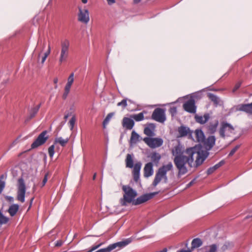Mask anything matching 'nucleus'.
I'll return each instance as SVG.
<instances>
[{"instance_id": "obj_19", "label": "nucleus", "mask_w": 252, "mask_h": 252, "mask_svg": "<svg viewBox=\"0 0 252 252\" xmlns=\"http://www.w3.org/2000/svg\"><path fill=\"white\" fill-rule=\"evenodd\" d=\"M238 110L248 114H252V102L239 105Z\"/></svg>"}, {"instance_id": "obj_2", "label": "nucleus", "mask_w": 252, "mask_h": 252, "mask_svg": "<svg viewBox=\"0 0 252 252\" xmlns=\"http://www.w3.org/2000/svg\"><path fill=\"white\" fill-rule=\"evenodd\" d=\"M172 168L173 165L171 162H169L166 165H164L160 167L156 174L152 185L154 187H156L162 179L164 180V183H167L168 178L166 173L168 171L172 170Z\"/></svg>"}, {"instance_id": "obj_22", "label": "nucleus", "mask_w": 252, "mask_h": 252, "mask_svg": "<svg viewBox=\"0 0 252 252\" xmlns=\"http://www.w3.org/2000/svg\"><path fill=\"white\" fill-rule=\"evenodd\" d=\"M195 134L196 141L199 143H202L204 141L205 136L203 131L200 129H196L195 131Z\"/></svg>"}, {"instance_id": "obj_38", "label": "nucleus", "mask_w": 252, "mask_h": 252, "mask_svg": "<svg viewBox=\"0 0 252 252\" xmlns=\"http://www.w3.org/2000/svg\"><path fill=\"white\" fill-rule=\"evenodd\" d=\"M127 100L126 99H123L121 102L117 103V106H121L123 108H125L127 106Z\"/></svg>"}, {"instance_id": "obj_47", "label": "nucleus", "mask_w": 252, "mask_h": 252, "mask_svg": "<svg viewBox=\"0 0 252 252\" xmlns=\"http://www.w3.org/2000/svg\"><path fill=\"white\" fill-rule=\"evenodd\" d=\"M5 198L6 201H7L8 202H9L10 203H12L14 201V198L12 196H6L5 197Z\"/></svg>"}, {"instance_id": "obj_34", "label": "nucleus", "mask_w": 252, "mask_h": 252, "mask_svg": "<svg viewBox=\"0 0 252 252\" xmlns=\"http://www.w3.org/2000/svg\"><path fill=\"white\" fill-rule=\"evenodd\" d=\"M40 106V105H38L37 106L33 108L31 110V111L30 112V119H32L35 116V115L36 114V113L38 111Z\"/></svg>"}, {"instance_id": "obj_48", "label": "nucleus", "mask_w": 252, "mask_h": 252, "mask_svg": "<svg viewBox=\"0 0 252 252\" xmlns=\"http://www.w3.org/2000/svg\"><path fill=\"white\" fill-rule=\"evenodd\" d=\"M63 242L62 240H58L55 244V246L57 247H61L63 244Z\"/></svg>"}, {"instance_id": "obj_20", "label": "nucleus", "mask_w": 252, "mask_h": 252, "mask_svg": "<svg viewBox=\"0 0 252 252\" xmlns=\"http://www.w3.org/2000/svg\"><path fill=\"white\" fill-rule=\"evenodd\" d=\"M209 114H205L203 116H195V119L196 122L200 124H204L206 123L209 119Z\"/></svg>"}, {"instance_id": "obj_28", "label": "nucleus", "mask_w": 252, "mask_h": 252, "mask_svg": "<svg viewBox=\"0 0 252 252\" xmlns=\"http://www.w3.org/2000/svg\"><path fill=\"white\" fill-rule=\"evenodd\" d=\"M208 96L209 97V98L213 102L214 104L215 105H217L218 104H220V98L217 96H216V95L213 94H211V93H209L208 94Z\"/></svg>"}, {"instance_id": "obj_62", "label": "nucleus", "mask_w": 252, "mask_h": 252, "mask_svg": "<svg viewBox=\"0 0 252 252\" xmlns=\"http://www.w3.org/2000/svg\"><path fill=\"white\" fill-rule=\"evenodd\" d=\"M67 118H68V115H67L64 116V119L65 120H66Z\"/></svg>"}, {"instance_id": "obj_39", "label": "nucleus", "mask_w": 252, "mask_h": 252, "mask_svg": "<svg viewBox=\"0 0 252 252\" xmlns=\"http://www.w3.org/2000/svg\"><path fill=\"white\" fill-rule=\"evenodd\" d=\"M55 146L54 145H51L48 148V154L50 158H52L54 154Z\"/></svg>"}, {"instance_id": "obj_7", "label": "nucleus", "mask_w": 252, "mask_h": 252, "mask_svg": "<svg viewBox=\"0 0 252 252\" xmlns=\"http://www.w3.org/2000/svg\"><path fill=\"white\" fill-rule=\"evenodd\" d=\"M47 133L46 130L42 131L32 143L31 148L34 149L44 144L48 139V136H46Z\"/></svg>"}, {"instance_id": "obj_18", "label": "nucleus", "mask_w": 252, "mask_h": 252, "mask_svg": "<svg viewBox=\"0 0 252 252\" xmlns=\"http://www.w3.org/2000/svg\"><path fill=\"white\" fill-rule=\"evenodd\" d=\"M70 42L67 39H64L61 41V52L69 53Z\"/></svg>"}, {"instance_id": "obj_43", "label": "nucleus", "mask_w": 252, "mask_h": 252, "mask_svg": "<svg viewBox=\"0 0 252 252\" xmlns=\"http://www.w3.org/2000/svg\"><path fill=\"white\" fill-rule=\"evenodd\" d=\"M5 186L4 181L0 180V193H1Z\"/></svg>"}, {"instance_id": "obj_52", "label": "nucleus", "mask_w": 252, "mask_h": 252, "mask_svg": "<svg viewBox=\"0 0 252 252\" xmlns=\"http://www.w3.org/2000/svg\"><path fill=\"white\" fill-rule=\"evenodd\" d=\"M50 52L51 51H50V50H47V51L44 54V55L47 57L50 54Z\"/></svg>"}, {"instance_id": "obj_9", "label": "nucleus", "mask_w": 252, "mask_h": 252, "mask_svg": "<svg viewBox=\"0 0 252 252\" xmlns=\"http://www.w3.org/2000/svg\"><path fill=\"white\" fill-rule=\"evenodd\" d=\"M152 118L160 123H163L165 121L164 111L161 108H156L153 112Z\"/></svg>"}, {"instance_id": "obj_4", "label": "nucleus", "mask_w": 252, "mask_h": 252, "mask_svg": "<svg viewBox=\"0 0 252 252\" xmlns=\"http://www.w3.org/2000/svg\"><path fill=\"white\" fill-rule=\"evenodd\" d=\"M17 191L16 199L18 201L24 203L26 191V187L23 178H19L17 180Z\"/></svg>"}, {"instance_id": "obj_41", "label": "nucleus", "mask_w": 252, "mask_h": 252, "mask_svg": "<svg viewBox=\"0 0 252 252\" xmlns=\"http://www.w3.org/2000/svg\"><path fill=\"white\" fill-rule=\"evenodd\" d=\"M240 146L237 145L235 147H234L230 151V152L228 156L231 157L232 156L234 153L237 151V150L239 148Z\"/></svg>"}, {"instance_id": "obj_57", "label": "nucleus", "mask_w": 252, "mask_h": 252, "mask_svg": "<svg viewBox=\"0 0 252 252\" xmlns=\"http://www.w3.org/2000/svg\"><path fill=\"white\" fill-rule=\"evenodd\" d=\"M57 82H58V79H57V78H55V79H54V83L55 84H57Z\"/></svg>"}, {"instance_id": "obj_36", "label": "nucleus", "mask_w": 252, "mask_h": 252, "mask_svg": "<svg viewBox=\"0 0 252 252\" xmlns=\"http://www.w3.org/2000/svg\"><path fill=\"white\" fill-rule=\"evenodd\" d=\"M76 122V118L75 116H72L69 122V126L70 130H72L73 129L74 125Z\"/></svg>"}, {"instance_id": "obj_31", "label": "nucleus", "mask_w": 252, "mask_h": 252, "mask_svg": "<svg viewBox=\"0 0 252 252\" xmlns=\"http://www.w3.org/2000/svg\"><path fill=\"white\" fill-rule=\"evenodd\" d=\"M139 135L135 131H132L130 137V142L136 143L139 140Z\"/></svg>"}, {"instance_id": "obj_51", "label": "nucleus", "mask_w": 252, "mask_h": 252, "mask_svg": "<svg viewBox=\"0 0 252 252\" xmlns=\"http://www.w3.org/2000/svg\"><path fill=\"white\" fill-rule=\"evenodd\" d=\"M47 58V57H45V56H44V55L42 57V60H41V62L42 64H43L44 63V62H45V60H46Z\"/></svg>"}, {"instance_id": "obj_5", "label": "nucleus", "mask_w": 252, "mask_h": 252, "mask_svg": "<svg viewBox=\"0 0 252 252\" xmlns=\"http://www.w3.org/2000/svg\"><path fill=\"white\" fill-rule=\"evenodd\" d=\"M219 134L222 138L226 137H229L232 134L234 133V127L230 124L222 122L220 123V126L219 129Z\"/></svg>"}, {"instance_id": "obj_64", "label": "nucleus", "mask_w": 252, "mask_h": 252, "mask_svg": "<svg viewBox=\"0 0 252 252\" xmlns=\"http://www.w3.org/2000/svg\"><path fill=\"white\" fill-rule=\"evenodd\" d=\"M40 54H41V53H39V54H38V58H37L38 61H39V58H40Z\"/></svg>"}, {"instance_id": "obj_54", "label": "nucleus", "mask_w": 252, "mask_h": 252, "mask_svg": "<svg viewBox=\"0 0 252 252\" xmlns=\"http://www.w3.org/2000/svg\"><path fill=\"white\" fill-rule=\"evenodd\" d=\"M193 183V181H191L190 182H189L188 185H187V187H189L190 186H191Z\"/></svg>"}, {"instance_id": "obj_21", "label": "nucleus", "mask_w": 252, "mask_h": 252, "mask_svg": "<svg viewBox=\"0 0 252 252\" xmlns=\"http://www.w3.org/2000/svg\"><path fill=\"white\" fill-rule=\"evenodd\" d=\"M19 209V206L17 204H13L10 205L7 210L11 217H14Z\"/></svg>"}, {"instance_id": "obj_30", "label": "nucleus", "mask_w": 252, "mask_h": 252, "mask_svg": "<svg viewBox=\"0 0 252 252\" xmlns=\"http://www.w3.org/2000/svg\"><path fill=\"white\" fill-rule=\"evenodd\" d=\"M130 117L136 122L141 121L144 119V116L143 112L139 113L137 114L131 115Z\"/></svg>"}, {"instance_id": "obj_17", "label": "nucleus", "mask_w": 252, "mask_h": 252, "mask_svg": "<svg viewBox=\"0 0 252 252\" xmlns=\"http://www.w3.org/2000/svg\"><path fill=\"white\" fill-rule=\"evenodd\" d=\"M218 125L219 121L217 120L210 122L207 126V130L209 133L213 134L216 131Z\"/></svg>"}, {"instance_id": "obj_63", "label": "nucleus", "mask_w": 252, "mask_h": 252, "mask_svg": "<svg viewBox=\"0 0 252 252\" xmlns=\"http://www.w3.org/2000/svg\"><path fill=\"white\" fill-rule=\"evenodd\" d=\"M48 50H50V51H51V47H50V44L48 45Z\"/></svg>"}, {"instance_id": "obj_56", "label": "nucleus", "mask_w": 252, "mask_h": 252, "mask_svg": "<svg viewBox=\"0 0 252 252\" xmlns=\"http://www.w3.org/2000/svg\"><path fill=\"white\" fill-rule=\"evenodd\" d=\"M141 0H133L134 3H138L141 1Z\"/></svg>"}, {"instance_id": "obj_49", "label": "nucleus", "mask_w": 252, "mask_h": 252, "mask_svg": "<svg viewBox=\"0 0 252 252\" xmlns=\"http://www.w3.org/2000/svg\"><path fill=\"white\" fill-rule=\"evenodd\" d=\"M71 86H72L71 85L66 83V84L64 87V91L69 92Z\"/></svg>"}, {"instance_id": "obj_15", "label": "nucleus", "mask_w": 252, "mask_h": 252, "mask_svg": "<svg viewBox=\"0 0 252 252\" xmlns=\"http://www.w3.org/2000/svg\"><path fill=\"white\" fill-rule=\"evenodd\" d=\"M131 119V118L124 117L123 119V126L127 129H131L134 125V122Z\"/></svg>"}, {"instance_id": "obj_11", "label": "nucleus", "mask_w": 252, "mask_h": 252, "mask_svg": "<svg viewBox=\"0 0 252 252\" xmlns=\"http://www.w3.org/2000/svg\"><path fill=\"white\" fill-rule=\"evenodd\" d=\"M78 20L82 23H87L89 21V11L87 9L79 8Z\"/></svg>"}, {"instance_id": "obj_6", "label": "nucleus", "mask_w": 252, "mask_h": 252, "mask_svg": "<svg viewBox=\"0 0 252 252\" xmlns=\"http://www.w3.org/2000/svg\"><path fill=\"white\" fill-rule=\"evenodd\" d=\"M143 141L151 148L155 149L161 146L163 143V140L159 137H145Z\"/></svg>"}, {"instance_id": "obj_46", "label": "nucleus", "mask_w": 252, "mask_h": 252, "mask_svg": "<svg viewBox=\"0 0 252 252\" xmlns=\"http://www.w3.org/2000/svg\"><path fill=\"white\" fill-rule=\"evenodd\" d=\"M169 112L172 115H174L177 112V109L175 107H171L169 109Z\"/></svg>"}, {"instance_id": "obj_59", "label": "nucleus", "mask_w": 252, "mask_h": 252, "mask_svg": "<svg viewBox=\"0 0 252 252\" xmlns=\"http://www.w3.org/2000/svg\"><path fill=\"white\" fill-rule=\"evenodd\" d=\"M96 173H94V176H93V179L94 180H95V177H96Z\"/></svg>"}, {"instance_id": "obj_29", "label": "nucleus", "mask_w": 252, "mask_h": 252, "mask_svg": "<svg viewBox=\"0 0 252 252\" xmlns=\"http://www.w3.org/2000/svg\"><path fill=\"white\" fill-rule=\"evenodd\" d=\"M126 166L128 168H132L133 167V161L131 155L127 154L126 159Z\"/></svg>"}, {"instance_id": "obj_55", "label": "nucleus", "mask_w": 252, "mask_h": 252, "mask_svg": "<svg viewBox=\"0 0 252 252\" xmlns=\"http://www.w3.org/2000/svg\"><path fill=\"white\" fill-rule=\"evenodd\" d=\"M179 252H191V250H181Z\"/></svg>"}, {"instance_id": "obj_53", "label": "nucleus", "mask_w": 252, "mask_h": 252, "mask_svg": "<svg viewBox=\"0 0 252 252\" xmlns=\"http://www.w3.org/2000/svg\"><path fill=\"white\" fill-rule=\"evenodd\" d=\"M109 4H111L115 2V0H107Z\"/></svg>"}, {"instance_id": "obj_33", "label": "nucleus", "mask_w": 252, "mask_h": 252, "mask_svg": "<svg viewBox=\"0 0 252 252\" xmlns=\"http://www.w3.org/2000/svg\"><path fill=\"white\" fill-rule=\"evenodd\" d=\"M113 114H114L113 113H109L107 115L106 118L104 119V121L103 122V124H102L103 127L104 128H106V126L108 125V124L109 123L110 120H111V119L113 117Z\"/></svg>"}, {"instance_id": "obj_58", "label": "nucleus", "mask_w": 252, "mask_h": 252, "mask_svg": "<svg viewBox=\"0 0 252 252\" xmlns=\"http://www.w3.org/2000/svg\"><path fill=\"white\" fill-rule=\"evenodd\" d=\"M81 1L83 3H86L88 1V0H81Z\"/></svg>"}, {"instance_id": "obj_16", "label": "nucleus", "mask_w": 252, "mask_h": 252, "mask_svg": "<svg viewBox=\"0 0 252 252\" xmlns=\"http://www.w3.org/2000/svg\"><path fill=\"white\" fill-rule=\"evenodd\" d=\"M153 174V165L152 162H148L145 164L144 168V175L145 177H149Z\"/></svg>"}, {"instance_id": "obj_60", "label": "nucleus", "mask_w": 252, "mask_h": 252, "mask_svg": "<svg viewBox=\"0 0 252 252\" xmlns=\"http://www.w3.org/2000/svg\"><path fill=\"white\" fill-rule=\"evenodd\" d=\"M45 45H46V43L45 42H44L43 44V48H42V49L41 50V52L43 51V49L45 48Z\"/></svg>"}, {"instance_id": "obj_32", "label": "nucleus", "mask_w": 252, "mask_h": 252, "mask_svg": "<svg viewBox=\"0 0 252 252\" xmlns=\"http://www.w3.org/2000/svg\"><path fill=\"white\" fill-rule=\"evenodd\" d=\"M69 139H63L62 137H58L55 139V143H59L62 146L64 147L68 142Z\"/></svg>"}, {"instance_id": "obj_45", "label": "nucleus", "mask_w": 252, "mask_h": 252, "mask_svg": "<svg viewBox=\"0 0 252 252\" xmlns=\"http://www.w3.org/2000/svg\"><path fill=\"white\" fill-rule=\"evenodd\" d=\"M241 85V82H239L237 83L233 89V92H235L236 90H237L240 87Z\"/></svg>"}, {"instance_id": "obj_26", "label": "nucleus", "mask_w": 252, "mask_h": 252, "mask_svg": "<svg viewBox=\"0 0 252 252\" xmlns=\"http://www.w3.org/2000/svg\"><path fill=\"white\" fill-rule=\"evenodd\" d=\"M69 53L61 52L59 58V63L61 65L63 63H65L68 58Z\"/></svg>"}, {"instance_id": "obj_24", "label": "nucleus", "mask_w": 252, "mask_h": 252, "mask_svg": "<svg viewBox=\"0 0 252 252\" xmlns=\"http://www.w3.org/2000/svg\"><path fill=\"white\" fill-rule=\"evenodd\" d=\"M224 163V162L223 160L220 161L218 163L216 164L214 166L210 167L208 169L207 171V173L208 175H210L212 174L213 172H214L217 169H218L219 168H220V166H221Z\"/></svg>"}, {"instance_id": "obj_10", "label": "nucleus", "mask_w": 252, "mask_h": 252, "mask_svg": "<svg viewBox=\"0 0 252 252\" xmlns=\"http://www.w3.org/2000/svg\"><path fill=\"white\" fill-rule=\"evenodd\" d=\"M184 109L190 113L194 114L196 112V107L193 99H189L183 104Z\"/></svg>"}, {"instance_id": "obj_14", "label": "nucleus", "mask_w": 252, "mask_h": 252, "mask_svg": "<svg viewBox=\"0 0 252 252\" xmlns=\"http://www.w3.org/2000/svg\"><path fill=\"white\" fill-rule=\"evenodd\" d=\"M133 177L134 181L137 182L139 179L140 171L141 167V163L138 162L133 166Z\"/></svg>"}, {"instance_id": "obj_1", "label": "nucleus", "mask_w": 252, "mask_h": 252, "mask_svg": "<svg viewBox=\"0 0 252 252\" xmlns=\"http://www.w3.org/2000/svg\"><path fill=\"white\" fill-rule=\"evenodd\" d=\"M171 152L172 155L175 157L174 162L178 170V176L188 172L186 165L187 164L191 167L194 158L196 166H198L200 165L207 157L206 153L198 151L195 147L188 148L184 151L180 144L174 146Z\"/></svg>"}, {"instance_id": "obj_13", "label": "nucleus", "mask_w": 252, "mask_h": 252, "mask_svg": "<svg viewBox=\"0 0 252 252\" xmlns=\"http://www.w3.org/2000/svg\"><path fill=\"white\" fill-rule=\"evenodd\" d=\"M216 138L214 136H210L207 139H204V141L202 143L206 149L210 150L215 145Z\"/></svg>"}, {"instance_id": "obj_40", "label": "nucleus", "mask_w": 252, "mask_h": 252, "mask_svg": "<svg viewBox=\"0 0 252 252\" xmlns=\"http://www.w3.org/2000/svg\"><path fill=\"white\" fill-rule=\"evenodd\" d=\"M74 73H71L69 77H68V79H67V83L68 84H70V85H72L73 82H74Z\"/></svg>"}, {"instance_id": "obj_25", "label": "nucleus", "mask_w": 252, "mask_h": 252, "mask_svg": "<svg viewBox=\"0 0 252 252\" xmlns=\"http://www.w3.org/2000/svg\"><path fill=\"white\" fill-rule=\"evenodd\" d=\"M202 245V241L199 238H195L193 239L191 242V250L199 248Z\"/></svg>"}, {"instance_id": "obj_50", "label": "nucleus", "mask_w": 252, "mask_h": 252, "mask_svg": "<svg viewBox=\"0 0 252 252\" xmlns=\"http://www.w3.org/2000/svg\"><path fill=\"white\" fill-rule=\"evenodd\" d=\"M69 93V92L64 91V92L63 94V99H66Z\"/></svg>"}, {"instance_id": "obj_44", "label": "nucleus", "mask_w": 252, "mask_h": 252, "mask_svg": "<svg viewBox=\"0 0 252 252\" xmlns=\"http://www.w3.org/2000/svg\"><path fill=\"white\" fill-rule=\"evenodd\" d=\"M47 176H48V174H46L44 177V178L42 180V185H41V187H43L45 186V185L46 184V183H47V180H48V178H47Z\"/></svg>"}, {"instance_id": "obj_37", "label": "nucleus", "mask_w": 252, "mask_h": 252, "mask_svg": "<svg viewBox=\"0 0 252 252\" xmlns=\"http://www.w3.org/2000/svg\"><path fill=\"white\" fill-rule=\"evenodd\" d=\"M217 246L216 244H212L209 247V250L206 252H217Z\"/></svg>"}, {"instance_id": "obj_3", "label": "nucleus", "mask_w": 252, "mask_h": 252, "mask_svg": "<svg viewBox=\"0 0 252 252\" xmlns=\"http://www.w3.org/2000/svg\"><path fill=\"white\" fill-rule=\"evenodd\" d=\"M122 189L125 193L123 198L120 199L121 205L125 206L127 203H132L134 200V199L137 195V192L129 186H123Z\"/></svg>"}, {"instance_id": "obj_61", "label": "nucleus", "mask_w": 252, "mask_h": 252, "mask_svg": "<svg viewBox=\"0 0 252 252\" xmlns=\"http://www.w3.org/2000/svg\"><path fill=\"white\" fill-rule=\"evenodd\" d=\"M4 178V176L3 175H2L1 176H0V180H1L2 179H3Z\"/></svg>"}, {"instance_id": "obj_27", "label": "nucleus", "mask_w": 252, "mask_h": 252, "mask_svg": "<svg viewBox=\"0 0 252 252\" xmlns=\"http://www.w3.org/2000/svg\"><path fill=\"white\" fill-rule=\"evenodd\" d=\"M151 158L154 163L158 164L161 158V156L159 153L154 152L151 155Z\"/></svg>"}, {"instance_id": "obj_8", "label": "nucleus", "mask_w": 252, "mask_h": 252, "mask_svg": "<svg viewBox=\"0 0 252 252\" xmlns=\"http://www.w3.org/2000/svg\"><path fill=\"white\" fill-rule=\"evenodd\" d=\"M158 192H154L150 193H146L138 197L136 199L134 200L132 204L134 205H138L146 202L154 197L156 195L158 194Z\"/></svg>"}, {"instance_id": "obj_12", "label": "nucleus", "mask_w": 252, "mask_h": 252, "mask_svg": "<svg viewBox=\"0 0 252 252\" xmlns=\"http://www.w3.org/2000/svg\"><path fill=\"white\" fill-rule=\"evenodd\" d=\"M156 126L154 124H148L145 127L144 129V133L148 136V137H151L155 135Z\"/></svg>"}, {"instance_id": "obj_42", "label": "nucleus", "mask_w": 252, "mask_h": 252, "mask_svg": "<svg viewBox=\"0 0 252 252\" xmlns=\"http://www.w3.org/2000/svg\"><path fill=\"white\" fill-rule=\"evenodd\" d=\"M102 243H100L98 245L94 246L92 247V248L88 252H92L93 251L95 250L97 248H98L99 247H100L102 245Z\"/></svg>"}, {"instance_id": "obj_35", "label": "nucleus", "mask_w": 252, "mask_h": 252, "mask_svg": "<svg viewBox=\"0 0 252 252\" xmlns=\"http://www.w3.org/2000/svg\"><path fill=\"white\" fill-rule=\"evenodd\" d=\"M233 247L232 243L230 242H225L223 245L221 247V250L222 252L226 251V250L232 248Z\"/></svg>"}, {"instance_id": "obj_23", "label": "nucleus", "mask_w": 252, "mask_h": 252, "mask_svg": "<svg viewBox=\"0 0 252 252\" xmlns=\"http://www.w3.org/2000/svg\"><path fill=\"white\" fill-rule=\"evenodd\" d=\"M178 132L180 134V137H184L187 136L190 133L189 128L184 126H181L178 128Z\"/></svg>"}]
</instances>
